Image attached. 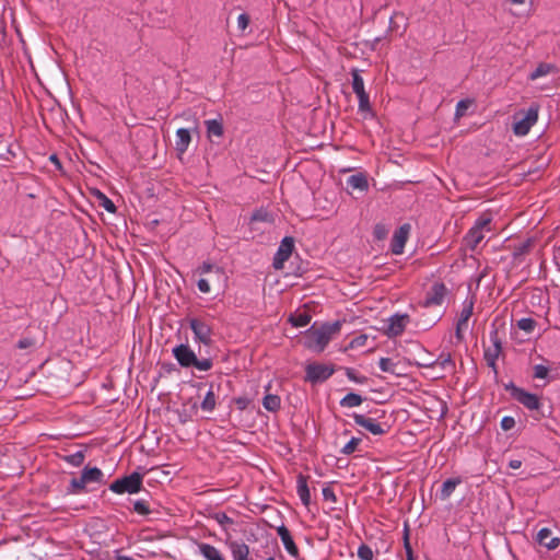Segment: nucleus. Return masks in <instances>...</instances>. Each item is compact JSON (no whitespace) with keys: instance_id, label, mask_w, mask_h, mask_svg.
I'll return each mask as SVG.
<instances>
[{"instance_id":"1","label":"nucleus","mask_w":560,"mask_h":560,"mask_svg":"<svg viewBox=\"0 0 560 560\" xmlns=\"http://www.w3.org/2000/svg\"><path fill=\"white\" fill-rule=\"evenodd\" d=\"M341 323L336 320L334 323H325L320 327L316 328L313 325L311 328L305 330L303 337V345L305 348L320 353L325 350L329 343L332 335L339 332Z\"/></svg>"},{"instance_id":"2","label":"nucleus","mask_w":560,"mask_h":560,"mask_svg":"<svg viewBox=\"0 0 560 560\" xmlns=\"http://www.w3.org/2000/svg\"><path fill=\"white\" fill-rule=\"evenodd\" d=\"M172 353L179 366L184 369L195 368L198 371L208 372L213 366V360L211 358H198L196 352L187 343L175 346Z\"/></svg>"},{"instance_id":"3","label":"nucleus","mask_w":560,"mask_h":560,"mask_svg":"<svg viewBox=\"0 0 560 560\" xmlns=\"http://www.w3.org/2000/svg\"><path fill=\"white\" fill-rule=\"evenodd\" d=\"M540 106L532 103L527 110H520L513 116V132L516 136H526L537 122Z\"/></svg>"},{"instance_id":"4","label":"nucleus","mask_w":560,"mask_h":560,"mask_svg":"<svg viewBox=\"0 0 560 560\" xmlns=\"http://www.w3.org/2000/svg\"><path fill=\"white\" fill-rule=\"evenodd\" d=\"M142 485L143 475L138 471H133L128 476H124L122 478H118L115 481H113L109 485V490L117 494H133L138 493L141 490Z\"/></svg>"},{"instance_id":"5","label":"nucleus","mask_w":560,"mask_h":560,"mask_svg":"<svg viewBox=\"0 0 560 560\" xmlns=\"http://www.w3.org/2000/svg\"><path fill=\"white\" fill-rule=\"evenodd\" d=\"M504 389L510 393L511 397L523 405L526 409L539 410L542 406L540 397L529 393L522 387L516 386L513 382L504 384Z\"/></svg>"},{"instance_id":"6","label":"nucleus","mask_w":560,"mask_h":560,"mask_svg":"<svg viewBox=\"0 0 560 560\" xmlns=\"http://www.w3.org/2000/svg\"><path fill=\"white\" fill-rule=\"evenodd\" d=\"M335 372L334 365L310 363L305 369V381L318 384L327 381Z\"/></svg>"},{"instance_id":"7","label":"nucleus","mask_w":560,"mask_h":560,"mask_svg":"<svg viewBox=\"0 0 560 560\" xmlns=\"http://www.w3.org/2000/svg\"><path fill=\"white\" fill-rule=\"evenodd\" d=\"M188 324L194 332V339L196 342L205 346H210L212 343V328L205 319L191 317L188 318Z\"/></svg>"},{"instance_id":"8","label":"nucleus","mask_w":560,"mask_h":560,"mask_svg":"<svg viewBox=\"0 0 560 560\" xmlns=\"http://www.w3.org/2000/svg\"><path fill=\"white\" fill-rule=\"evenodd\" d=\"M447 288L443 282H434L427 291L425 298L420 302L422 307L440 306L443 304Z\"/></svg>"},{"instance_id":"9","label":"nucleus","mask_w":560,"mask_h":560,"mask_svg":"<svg viewBox=\"0 0 560 560\" xmlns=\"http://www.w3.org/2000/svg\"><path fill=\"white\" fill-rule=\"evenodd\" d=\"M294 249V238L285 236L282 238L277 253L275 254L272 267L276 270L283 268L284 262L290 258Z\"/></svg>"},{"instance_id":"10","label":"nucleus","mask_w":560,"mask_h":560,"mask_svg":"<svg viewBox=\"0 0 560 560\" xmlns=\"http://www.w3.org/2000/svg\"><path fill=\"white\" fill-rule=\"evenodd\" d=\"M352 419L357 425L364 428L373 435H384L389 429L388 425L385 429L383 423L376 421V418L366 417L361 413H353Z\"/></svg>"},{"instance_id":"11","label":"nucleus","mask_w":560,"mask_h":560,"mask_svg":"<svg viewBox=\"0 0 560 560\" xmlns=\"http://www.w3.org/2000/svg\"><path fill=\"white\" fill-rule=\"evenodd\" d=\"M409 232H410V224H408V223L402 224L395 231L392 242H390V252L394 255L402 254L404 247H405L406 242L409 236Z\"/></svg>"},{"instance_id":"12","label":"nucleus","mask_w":560,"mask_h":560,"mask_svg":"<svg viewBox=\"0 0 560 560\" xmlns=\"http://www.w3.org/2000/svg\"><path fill=\"white\" fill-rule=\"evenodd\" d=\"M409 322V315L407 314H395L388 319V326L386 335L390 338L400 336Z\"/></svg>"},{"instance_id":"13","label":"nucleus","mask_w":560,"mask_h":560,"mask_svg":"<svg viewBox=\"0 0 560 560\" xmlns=\"http://www.w3.org/2000/svg\"><path fill=\"white\" fill-rule=\"evenodd\" d=\"M277 534L280 537L284 549L294 559H299L300 551L298 546L295 545L291 532L283 524L277 527Z\"/></svg>"},{"instance_id":"14","label":"nucleus","mask_w":560,"mask_h":560,"mask_svg":"<svg viewBox=\"0 0 560 560\" xmlns=\"http://www.w3.org/2000/svg\"><path fill=\"white\" fill-rule=\"evenodd\" d=\"M490 340L493 347L485 349L483 352V358L487 364H491L493 363V361H497L502 351V342L499 338L498 329L494 328L490 331Z\"/></svg>"},{"instance_id":"15","label":"nucleus","mask_w":560,"mask_h":560,"mask_svg":"<svg viewBox=\"0 0 560 560\" xmlns=\"http://www.w3.org/2000/svg\"><path fill=\"white\" fill-rule=\"evenodd\" d=\"M551 530L547 527L541 528L537 533L536 540L539 545L546 547L549 550H555L560 545V538L551 537Z\"/></svg>"},{"instance_id":"16","label":"nucleus","mask_w":560,"mask_h":560,"mask_svg":"<svg viewBox=\"0 0 560 560\" xmlns=\"http://www.w3.org/2000/svg\"><path fill=\"white\" fill-rule=\"evenodd\" d=\"M191 142V135L189 129L179 128L176 131L175 150L178 155H183Z\"/></svg>"},{"instance_id":"17","label":"nucleus","mask_w":560,"mask_h":560,"mask_svg":"<svg viewBox=\"0 0 560 560\" xmlns=\"http://www.w3.org/2000/svg\"><path fill=\"white\" fill-rule=\"evenodd\" d=\"M307 476L300 474L296 478V492L304 506L311 504V493L307 485Z\"/></svg>"},{"instance_id":"18","label":"nucleus","mask_w":560,"mask_h":560,"mask_svg":"<svg viewBox=\"0 0 560 560\" xmlns=\"http://www.w3.org/2000/svg\"><path fill=\"white\" fill-rule=\"evenodd\" d=\"M81 476L85 483H101L103 481L104 474L97 467H84L81 471Z\"/></svg>"},{"instance_id":"19","label":"nucleus","mask_w":560,"mask_h":560,"mask_svg":"<svg viewBox=\"0 0 560 560\" xmlns=\"http://www.w3.org/2000/svg\"><path fill=\"white\" fill-rule=\"evenodd\" d=\"M205 126H206V129H207V136L208 138H212V137H222L223 136V132H224V128H223V122H222V118H218V119H208L205 121Z\"/></svg>"},{"instance_id":"20","label":"nucleus","mask_w":560,"mask_h":560,"mask_svg":"<svg viewBox=\"0 0 560 560\" xmlns=\"http://www.w3.org/2000/svg\"><path fill=\"white\" fill-rule=\"evenodd\" d=\"M234 560H247L249 555V547L244 542L231 541L229 542Z\"/></svg>"},{"instance_id":"21","label":"nucleus","mask_w":560,"mask_h":560,"mask_svg":"<svg viewBox=\"0 0 560 560\" xmlns=\"http://www.w3.org/2000/svg\"><path fill=\"white\" fill-rule=\"evenodd\" d=\"M482 232L483 231L472 226L464 237L466 246L474 250L478 246V244L485 238Z\"/></svg>"},{"instance_id":"22","label":"nucleus","mask_w":560,"mask_h":560,"mask_svg":"<svg viewBox=\"0 0 560 560\" xmlns=\"http://www.w3.org/2000/svg\"><path fill=\"white\" fill-rule=\"evenodd\" d=\"M552 72H557V67L552 63L540 62L534 71L528 75L530 81H535L541 77H546Z\"/></svg>"},{"instance_id":"23","label":"nucleus","mask_w":560,"mask_h":560,"mask_svg":"<svg viewBox=\"0 0 560 560\" xmlns=\"http://www.w3.org/2000/svg\"><path fill=\"white\" fill-rule=\"evenodd\" d=\"M459 483H462V479L459 477L446 479L440 490V499L442 501L447 500Z\"/></svg>"},{"instance_id":"24","label":"nucleus","mask_w":560,"mask_h":560,"mask_svg":"<svg viewBox=\"0 0 560 560\" xmlns=\"http://www.w3.org/2000/svg\"><path fill=\"white\" fill-rule=\"evenodd\" d=\"M428 368L440 366L444 370L453 371L455 369V362L452 359L450 352H442L435 361L427 365Z\"/></svg>"},{"instance_id":"25","label":"nucleus","mask_w":560,"mask_h":560,"mask_svg":"<svg viewBox=\"0 0 560 560\" xmlns=\"http://www.w3.org/2000/svg\"><path fill=\"white\" fill-rule=\"evenodd\" d=\"M347 185L352 189H359L361 191L368 190L369 188L368 178L362 173L349 176L347 179Z\"/></svg>"},{"instance_id":"26","label":"nucleus","mask_w":560,"mask_h":560,"mask_svg":"<svg viewBox=\"0 0 560 560\" xmlns=\"http://www.w3.org/2000/svg\"><path fill=\"white\" fill-rule=\"evenodd\" d=\"M198 548L206 560H224L220 550L212 545L201 542L198 545Z\"/></svg>"},{"instance_id":"27","label":"nucleus","mask_w":560,"mask_h":560,"mask_svg":"<svg viewBox=\"0 0 560 560\" xmlns=\"http://www.w3.org/2000/svg\"><path fill=\"white\" fill-rule=\"evenodd\" d=\"M533 244H534V241L532 238H527L525 242L515 246L514 252H513L514 261L522 262L523 261L522 257L527 255L530 252Z\"/></svg>"},{"instance_id":"28","label":"nucleus","mask_w":560,"mask_h":560,"mask_svg":"<svg viewBox=\"0 0 560 560\" xmlns=\"http://www.w3.org/2000/svg\"><path fill=\"white\" fill-rule=\"evenodd\" d=\"M474 299H466L463 303V310L459 314V318L457 323H459V326H466L467 322L469 320L470 316L472 315L474 311Z\"/></svg>"},{"instance_id":"29","label":"nucleus","mask_w":560,"mask_h":560,"mask_svg":"<svg viewBox=\"0 0 560 560\" xmlns=\"http://www.w3.org/2000/svg\"><path fill=\"white\" fill-rule=\"evenodd\" d=\"M60 458L73 467H80L85 459V451H77L72 454L61 455Z\"/></svg>"},{"instance_id":"30","label":"nucleus","mask_w":560,"mask_h":560,"mask_svg":"<svg viewBox=\"0 0 560 560\" xmlns=\"http://www.w3.org/2000/svg\"><path fill=\"white\" fill-rule=\"evenodd\" d=\"M363 402V397L357 393H348L341 400L340 406L343 408L358 407Z\"/></svg>"},{"instance_id":"31","label":"nucleus","mask_w":560,"mask_h":560,"mask_svg":"<svg viewBox=\"0 0 560 560\" xmlns=\"http://www.w3.org/2000/svg\"><path fill=\"white\" fill-rule=\"evenodd\" d=\"M262 406L270 412H276L280 409L281 399L278 395L268 394L262 399Z\"/></svg>"},{"instance_id":"32","label":"nucleus","mask_w":560,"mask_h":560,"mask_svg":"<svg viewBox=\"0 0 560 560\" xmlns=\"http://www.w3.org/2000/svg\"><path fill=\"white\" fill-rule=\"evenodd\" d=\"M86 491V483L83 480L82 476L79 478H72L70 480L69 487L67 488L68 494H79Z\"/></svg>"},{"instance_id":"33","label":"nucleus","mask_w":560,"mask_h":560,"mask_svg":"<svg viewBox=\"0 0 560 560\" xmlns=\"http://www.w3.org/2000/svg\"><path fill=\"white\" fill-rule=\"evenodd\" d=\"M94 196L96 197L98 205L103 207L109 213H116L117 208L115 203L101 190H95Z\"/></svg>"},{"instance_id":"34","label":"nucleus","mask_w":560,"mask_h":560,"mask_svg":"<svg viewBox=\"0 0 560 560\" xmlns=\"http://www.w3.org/2000/svg\"><path fill=\"white\" fill-rule=\"evenodd\" d=\"M212 388L213 385L211 384L210 389L207 392L200 405L201 409L207 412H212L217 405L215 395Z\"/></svg>"},{"instance_id":"35","label":"nucleus","mask_w":560,"mask_h":560,"mask_svg":"<svg viewBox=\"0 0 560 560\" xmlns=\"http://www.w3.org/2000/svg\"><path fill=\"white\" fill-rule=\"evenodd\" d=\"M311 319H312V316L306 312L291 314L289 317V322L294 327H304L310 324Z\"/></svg>"},{"instance_id":"36","label":"nucleus","mask_w":560,"mask_h":560,"mask_svg":"<svg viewBox=\"0 0 560 560\" xmlns=\"http://www.w3.org/2000/svg\"><path fill=\"white\" fill-rule=\"evenodd\" d=\"M352 75V90L353 92L358 94H363L365 92L364 89V81L363 78L360 74V71L358 69H353L351 71Z\"/></svg>"},{"instance_id":"37","label":"nucleus","mask_w":560,"mask_h":560,"mask_svg":"<svg viewBox=\"0 0 560 560\" xmlns=\"http://www.w3.org/2000/svg\"><path fill=\"white\" fill-rule=\"evenodd\" d=\"M516 326L527 335H530L535 330L537 322L532 317H524L517 320Z\"/></svg>"},{"instance_id":"38","label":"nucleus","mask_w":560,"mask_h":560,"mask_svg":"<svg viewBox=\"0 0 560 560\" xmlns=\"http://www.w3.org/2000/svg\"><path fill=\"white\" fill-rule=\"evenodd\" d=\"M250 220L253 222H269V223H271L273 221V217L269 211L261 208V209L256 210L252 214Z\"/></svg>"},{"instance_id":"39","label":"nucleus","mask_w":560,"mask_h":560,"mask_svg":"<svg viewBox=\"0 0 560 560\" xmlns=\"http://www.w3.org/2000/svg\"><path fill=\"white\" fill-rule=\"evenodd\" d=\"M378 366H380L381 371H383V372L398 375V373L396 372L397 363H395L389 358H381V360L378 362Z\"/></svg>"},{"instance_id":"40","label":"nucleus","mask_w":560,"mask_h":560,"mask_svg":"<svg viewBox=\"0 0 560 560\" xmlns=\"http://www.w3.org/2000/svg\"><path fill=\"white\" fill-rule=\"evenodd\" d=\"M133 511L139 515H149L151 513L148 501L144 499H140L133 502Z\"/></svg>"},{"instance_id":"41","label":"nucleus","mask_w":560,"mask_h":560,"mask_svg":"<svg viewBox=\"0 0 560 560\" xmlns=\"http://www.w3.org/2000/svg\"><path fill=\"white\" fill-rule=\"evenodd\" d=\"M215 271L218 273H222V269L211 262H208V261H203L197 269H196V272L199 273L200 276L202 275H207L209 272H212V271Z\"/></svg>"},{"instance_id":"42","label":"nucleus","mask_w":560,"mask_h":560,"mask_svg":"<svg viewBox=\"0 0 560 560\" xmlns=\"http://www.w3.org/2000/svg\"><path fill=\"white\" fill-rule=\"evenodd\" d=\"M492 221V218L490 214H487V213H483L481 214L475 222L474 224V228L478 229V230H490L489 225Z\"/></svg>"},{"instance_id":"43","label":"nucleus","mask_w":560,"mask_h":560,"mask_svg":"<svg viewBox=\"0 0 560 560\" xmlns=\"http://www.w3.org/2000/svg\"><path fill=\"white\" fill-rule=\"evenodd\" d=\"M361 443V439L360 438H352L340 451L341 454L343 455H351L353 454L359 444Z\"/></svg>"},{"instance_id":"44","label":"nucleus","mask_w":560,"mask_h":560,"mask_svg":"<svg viewBox=\"0 0 560 560\" xmlns=\"http://www.w3.org/2000/svg\"><path fill=\"white\" fill-rule=\"evenodd\" d=\"M471 104H472V101H470V100L459 101L456 105L455 117L456 118L463 117L466 114L467 109L471 106Z\"/></svg>"},{"instance_id":"45","label":"nucleus","mask_w":560,"mask_h":560,"mask_svg":"<svg viewBox=\"0 0 560 560\" xmlns=\"http://www.w3.org/2000/svg\"><path fill=\"white\" fill-rule=\"evenodd\" d=\"M358 557L360 560H373V551L370 546L362 544L358 548Z\"/></svg>"},{"instance_id":"46","label":"nucleus","mask_w":560,"mask_h":560,"mask_svg":"<svg viewBox=\"0 0 560 560\" xmlns=\"http://www.w3.org/2000/svg\"><path fill=\"white\" fill-rule=\"evenodd\" d=\"M549 375V368L542 364H536L533 368V377L534 378H547Z\"/></svg>"},{"instance_id":"47","label":"nucleus","mask_w":560,"mask_h":560,"mask_svg":"<svg viewBox=\"0 0 560 560\" xmlns=\"http://www.w3.org/2000/svg\"><path fill=\"white\" fill-rule=\"evenodd\" d=\"M346 375L347 377L355 383L364 384L368 382V377L364 375H359L353 369L347 368L346 369Z\"/></svg>"},{"instance_id":"48","label":"nucleus","mask_w":560,"mask_h":560,"mask_svg":"<svg viewBox=\"0 0 560 560\" xmlns=\"http://www.w3.org/2000/svg\"><path fill=\"white\" fill-rule=\"evenodd\" d=\"M357 96L359 98V110L362 113L370 112L371 105H370L369 94L366 92H364L363 94H358Z\"/></svg>"},{"instance_id":"49","label":"nucleus","mask_w":560,"mask_h":560,"mask_svg":"<svg viewBox=\"0 0 560 560\" xmlns=\"http://www.w3.org/2000/svg\"><path fill=\"white\" fill-rule=\"evenodd\" d=\"M213 518L223 528H225L228 525H232L234 523V521L231 517H229L224 512L214 513Z\"/></svg>"},{"instance_id":"50","label":"nucleus","mask_w":560,"mask_h":560,"mask_svg":"<svg viewBox=\"0 0 560 560\" xmlns=\"http://www.w3.org/2000/svg\"><path fill=\"white\" fill-rule=\"evenodd\" d=\"M516 422L513 417L505 416L501 420V428L503 431H510L515 427Z\"/></svg>"},{"instance_id":"51","label":"nucleus","mask_w":560,"mask_h":560,"mask_svg":"<svg viewBox=\"0 0 560 560\" xmlns=\"http://www.w3.org/2000/svg\"><path fill=\"white\" fill-rule=\"evenodd\" d=\"M322 493H323V498L325 501H330L332 503L337 502V495L335 493V491L332 490V488L330 487H324L323 490H322Z\"/></svg>"},{"instance_id":"52","label":"nucleus","mask_w":560,"mask_h":560,"mask_svg":"<svg viewBox=\"0 0 560 560\" xmlns=\"http://www.w3.org/2000/svg\"><path fill=\"white\" fill-rule=\"evenodd\" d=\"M234 402L240 410H245L250 405L252 399L246 396H242L234 398Z\"/></svg>"},{"instance_id":"53","label":"nucleus","mask_w":560,"mask_h":560,"mask_svg":"<svg viewBox=\"0 0 560 560\" xmlns=\"http://www.w3.org/2000/svg\"><path fill=\"white\" fill-rule=\"evenodd\" d=\"M35 345V340L33 338L26 337L22 338L18 341L16 348L19 349H28Z\"/></svg>"},{"instance_id":"54","label":"nucleus","mask_w":560,"mask_h":560,"mask_svg":"<svg viewBox=\"0 0 560 560\" xmlns=\"http://www.w3.org/2000/svg\"><path fill=\"white\" fill-rule=\"evenodd\" d=\"M249 24V16L246 13H242L237 18V26L241 31H244Z\"/></svg>"},{"instance_id":"55","label":"nucleus","mask_w":560,"mask_h":560,"mask_svg":"<svg viewBox=\"0 0 560 560\" xmlns=\"http://www.w3.org/2000/svg\"><path fill=\"white\" fill-rule=\"evenodd\" d=\"M197 287L200 292L202 293H209L210 292V284L207 279L200 278L197 282Z\"/></svg>"},{"instance_id":"56","label":"nucleus","mask_w":560,"mask_h":560,"mask_svg":"<svg viewBox=\"0 0 560 560\" xmlns=\"http://www.w3.org/2000/svg\"><path fill=\"white\" fill-rule=\"evenodd\" d=\"M405 549H406L407 560H415L413 553H412V548H411L409 539H408V534L405 535Z\"/></svg>"},{"instance_id":"57","label":"nucleus","mask_w":560,"mask_h":560,"mask_svg":"<svg viewBox=\"0 0 560 560\" xmlns=\"http://www.w3.org/2000/svg\"><path fill=\"white\" fill-rule=\"evenodd\" d=\"M161 369L165 372V373H172L174 371H177V368L174 363L172 362H163L162 365H161Z\"/></svg>"},{"instance_id":"58","label":"nucleus","mask_w":560,"mask_h":560,"mask_svg":"<svg viewBox=\"0 0 560 560\" xmlns=\"http://www.w3.org/2000/svg\"><path fill=\"white\" fill-rule=\"evenodd\" d=\"M386 230L383 225L377 224L374 229V235L376 238L381 240L385 236Z\"/></svg>"},{"instance_id":"59","label":"nucleus","mask_w":560,"mask_h":560,"mask_svg":"<svg viewBox=\"0 0 560 560\" xmlns=\"http://www.w3.org/2000/svg\"><path fill=\"white\" fill-rule=\"evenodd\" d=\"M366 340V336L364 335H361L357 338H354L352 341H351V347H354V346H363L364 342Z\"/></svg>"},{"instance_id":"60","label":"nucleus","mask_w":560,"mask_h":560,"mask_svg":"<svg viewBox=\"0 0 560 560\" xmlns=\"http://www.w3.org/2000/svg\"><path fill=\"white\" fill-rule=\"evenodd\" d=\"M463 327L464 326H459V323L456 324L455 337L457 338L458 341H462L464 339Z\"/></svg>"},{"instance_id":"61","label":"nucleus","mask_w":560,"mask_h":560,"mask_svg":"<svg viewBox=\"0 0 560 560\" xmlns=\"http://www.w3.org/2000/svg\"><path fill=\"white\" fill-rule=\"evenodd\" d=\"M508 465L512 469H518L522 466V460L521 459H511Z\"/></svg>"},{"instance_id":"62","label":"nucleus","mask_w":560,"mask_h":560,"mask_svg":"<svg viewBox=\"0 0 560 560\" xmlns=\"http://www.w3.org/2000/svg\"><path fill=\"white\" fill-rule=\"evenodd\" d=\"M370 413L374 416L373 418H376V421L385 416V411L380 409L370 411Z\"/></svg>"},{"instance_id":"63","label":"nucleus","mask_w":560,"mask_h":560,"mask_svg":"<svg viewBox=\"0 0 560 560\" xmlns=\"http://www.w3.org/2000/svg\"><path fill=\"white\" fill-rule=\"evenodd\" d=\"M50 161H51L52 163H55L57 167H59V168L61 167V163H60V161H59V159H58V156H57L56 154H52V155L50 156Z\"/></svg>"},{"instance_id":"64","label":"nucleus","mask_w":560,"mask_h":560,"mask_svg":"<svg viewBox=\"0 0 560 560\" xmlns=\"http://www.w3.org/2000/svg\"><path fill=\"white\" fill-rule=\"evenodd\" d=\"M117 560H133L131 557L128 556H118Z\"/></svg>"}]
</instances>
